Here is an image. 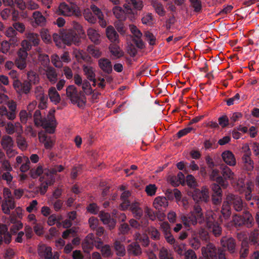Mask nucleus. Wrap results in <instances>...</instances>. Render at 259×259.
<instances>
[{
    "label": "nucleus",
    "mask_w": 259,
    "mask_h": 259,
    "mask_svg": "<svg viewBox=\"0 0 259 259\" xmlns=\"http://www.w3.org/2000/svg\"><path fill=\"white\" fill-rule=\"evenodd\" d=\"M226 203L233 207L236 211H240L243 209V201L240 196L232 193H228L226 196Z\"/></svg>",
    "instance_id": "obj_7"
},
{
    "label": "nucleus",
    "mask_w": 259,
    "mask_h": 259,
    "mask_svg": "<svg viewBox=\"0 0 259 259\" xmlns=\"http://www.w3.org/2000/svg\"><path fill=\"white\" fill-rule=\"evenodd\" d=\"M181 219L185 227H190L191 226H195L197 224L195 218L192 214L191 212L188 214L182 215Z\"/></svg>",
    "instance_id": "obj_24"
},
{
    "label": "nucleus",
    "mask_w": 259,
    "mask_h": 259,
    "mask_svg": "<svg viewBox=\"0 0 259 259\" xmlns=\"http://www.w3.org/2000/svg\"><path fill=\"white\" fill-rule=\"evenodd\" d=\"M222 157L223 161L230 166H235L236 161L233 153L230 151H225L222 154Z\"/></svg>",
    "instance_id": "obj_20"
},
{
    "label": "nucleus",
    "mask_w": 259,
    "mask_h": 259,
    "mask_svg": "<svg viewBox=\"0 0 259 259\" xmlns=\"http://www.w3.org/2000/svg\"><path fill=\"white\" fill-rule=\"evenodd\" d=\"M41 184L40 186V193L44 195L47 191L49 186L53 185L55 183V179L54 177H51L50 178L46 177L45 179H41Z\"/></svg>",
    "instance_id": "obj_21"
},
{
    "label": "nucleus",
    "mask_w": 259,
    "mask_h": 259,
    "mask_svg": "<svg viewBox=\"0 0 259 259\" xmlns=\"http://www.w3.org/2000/svg\"><path fill=\"white\" fill-rule=\"evenodd\" d=\"M51 62L53 65L56 68H60L63 66V63L60 57L57 54H53L51 56Z\"/></svg>",
    "instance_id": "obj_54"
},
{
    "label": "nucleus",
    "mask_w": 259,
    "mask_h": 259,
    "mask_svg": "<svg viewBox=\"0 0 259 259\" xmlns=\"http://www.w3.org/2000/svg\"><path fill=\"white\" fill-rule=\"evenodd\" d=\"M152 205L159 211H163L168 207V201L164 196H157L154 198Z\"/></svg>",
    "instance_id": "obj_10"
},
{
    "label": "nucleus",
    "mask_w": 259,
    "mask_h": 259,
    "mask_svg": "<svg viewBox=\"0 0 259 259\" xmlns=\"http://www.w3.org/2000/svg\"><path fill=\"white\" fill-rule=\"evenodd\" d=\"M112 11L114 15L117 19L120 20H123L125 19V13L121 7L119 6H115L113 8Z\"/></svg>",
    "instance_id": "obj_38"
},
{
    "label": "nucleus",
    "mask_w": 259,
    "mask_h": 259,
    "mask_svg": "<svg viewBox=\"0 0 259 259\" xmlns=\"http://www.w3.org/2000/svg\"><path fill=\"white\" fill-rule=\"evenodd\" d=\"M67 97L74 104H77V106L83 107L85 104V98L83 96H80L76 88L74 85H69L66 89Z\"/></svg>",
    "instance_id": "obj_2"
},
{
    "label": "nucleus",
    "mask_w": 259,
    "mask_h": 259,
    "mask_svg": "<svg viewBox=\"0 0 259 259\" xmlns=\"http://www.w3.org/2000/svg\"><path fill=\"white\" fill-rule=\"evenodd\" d=\"M186 183L190 188H195L197 185L195 178L191 175H189L186 177Z\"/></svg>",
    "instance_id": "obj_59"
},
{
    "label": "nucleus",
    "mask_w": 259,
    "mask_h": 259,
    "mask_svg": "<svg viewBox=\"0 0 259 259\" xmlns=\"http://www.w3.org/2000/svg\"><path fill=\"white\" fill-rule=\"evenodd\" d=\"M221 244L223 247H226L231 253H234L235 251L236 241L232 237H223L221 240Z\"/></svg>",
    "instance_id": "obj_11"
},
{
    "label": "nucleus",
    "mask_w": 259,
    "mask_h": 259,
    "mask_svg": "<svg viewBox=\"0 0 259 259\" xmlns=\"http://www.w3.org/2000/svg\"><path fill=\"white\" fill-rule=\"evenodd\" d=\"M32 17L35 23L40 26H44L46 24L47 20L45 16L39 11H35L32 14Z\"/></svg>",
    "instance_id": "obj_30"
},
{
    "label": "nucleus",
    "mask_w": 259,
    "mask_h": 259,
    "mask_svg": "<svg viewBox=\"0 0 259 259\" xmlns=\"http://www.w3.org/2000/svg\"><path fill=\"white\" fill-rule=\"evenodd\" d=\"M25 37L34 47H37L40 44L39 35L36 33L27 32L25 33Z\"/></svg>",
    "instance_id": "obj_26"
},
{
    "label": "nucleus",
    "mask_w": 259,
    "mask_h": 259,
    "mask_svg": "<svg viewBox=\"0 0 259 259\" xmlns=\"http://www.w3.org/2000/svg\"><path fill=\"white\" fill-rule=\"evenodd\" d=\"M18 147L21 150H23L26 149L27 147V144L25 139L21 135H19L16 139Z\"/></svg>",
    "instance_id": "obj_57"
},
{
    "label": "nucleus",
    "mask_w": 259,
    "mask_h": 259,
    "mask_svg": "<svg viewBox=\"0 0 259 259\" xmlns=\"http://www.w3.org/2000/svg\"><path fill=\"white\" fill-rule=\"evenodd\" d=\"M23 227V225L21 221L17 222L12 224L10 229V233L6 225L0 224V246L3 242L6 244H9L12 240V234H16Z\"/></svg>",
    "instance_id": "obj_1"
},
{
    "label": "nucleus",
    "mask_w": 259,
    "mask_h": 259,
    "mask_svg": "<svg viewBox=\"0 0 259 259\" xmlns=\"http://www.w3.org/2000/svg\"><path fill=\"white\" fill-rule=\"evenodd\" d=\"M15 64L20 70H23L27 66L26 59L18 57L15 61Z\"/></svg>",
    "instance_id": "obj_56"
},
{
    "label": "nucleus",
    "mask_w": 259,
    "mask_h": 259,
    "mask_svg": "<svg viewBox=\"0 0 259 259\" xmlns=\"http://www.w3.org/2000/svg\"><path fill=\"white\" fill-rule=\"evenodd\" d=\"M159 259H174L172 252L167 249L162 247L159 253Z\"/></svg>",
    "instance_id": "obj_44"
},
{
    "label": "nucleus",
    "mask_w": 259,
    "mask_h": 259,
    "mask_svg": "<svg viewBox=\"0 0 259 259\" xmlns=\"http://www.w3.org/2000/svg\"><path fill=\"white\" fill-rule=\"evenodd\" d=\"M254 189V184L251 181H248L246 183V188L240 192L244 194L245 199L247 201L251 200L252 197V192Z\"/></svg>",
    "instance_id": "obj_27"
},
{
    "label": "nucleus",
    "mask_w": 259,
    "mask_h": 259,
    "mask_svg": "<svg viewBox=\"0 0 259 259\" xmlns=\"http://www.w3.org/2000/svg\"><path fill=\"white\" fill-rule=\"evenodd\" d=\"M81 88L83 92L87 95H91L93 93L90 83L87 80L84 79L82 83Z\"/></svg>",
    "instance_id": "obj_55"
},
{
    "label": "nucleus",
    "mask_w": 259,
    "mask_h": 259,
    "mask_svg": "<svg viewBox=\"0 0 259 259\" xmlns=\"http://www.w3.org/2000/svg\"><path fill=\"white\" fill-rule=\"evenodd\" d=\"M45 172V169L41 165H38L36 168H32L29 171V175L33 179H36Z\"/></svg>",
    "instance_id": "obj_41"
},
{
    "label": "nucleus",
    "mask_w": 259,
    "mask_h": 259,
    "mask_svg": "<svg viewBox=\"0 0 259 259\" xmlns=\"http://www.w3.org/2000/svg\"><path fill=\"white\" fill-rule=\"evenodd\" d=\"M34 94L36 99L39 101V108L41 109L46 108L47 107L48 97L45 95L43 88L40 85L36 87L34 89Z\"/></svg>",
    "instance_id": "obj_9"
},
{
    "label": "nucleus",
    "mask_w": 259,
    "mask_h": 259,
    "mask_svg": "<svg viewBox=\"0 0 259 259\" xmlns=\"http://www.w3.org/2000/svg\"><path fill=\"white\" fill-rule=\"evenodd\" d=\"M60 37L63 42L68 46L72 45L78 46L81 43V36H79L72 29H68L62 32Z\"/></svg>",
    "instance_id": "obj_4"
},
{
    "label": "nucleus",
    "mask_w": 259,
    "mask_h": 259,
    "mask_svg": "<svg viewBox=\"0 0 259 259\" xmlns=\"http://www.w3.org/2000/svg\"><path fill=\"white\" fill-rule=\"evenodd\" d=\"M130 210L132 212L134 217L136 219H140L143 215V210L140 207V203L138 202H134L131 203L128 207Z\"/></svg>",
    "instance_id": "obj_19"
},
{
    "label": "nucleus",
    "mask_w": 259,
    "mask_h": 259,
    "mask_svg": "<svg viewBox=\"0 0 259 259\" xmlns=\"http://www.w3.org/2000/svg\"><path fill=\"white\" fill-rule=\"evenodd\" d=\"M40 35L42 40L46 44H49L51 42V36L47 29L42 28L40 31Z\"/></svg>",
    "instance_id": "obj_49"
},
{
    "label": "nucleus",
    "mask_w": 259,
    "mask_h": 259,
    "mask_svg": "<svg viewBox=\"0 0 259 259\" xmlns=\"http://www.w3.org/2000/svg\"><path fill=\"white\" fill-rule=\"evenodd\" d=\"M151 5L159 15L163 16L165 15V11L163 5L160 2L156 0H152L151 1Z\"/></svg>",
    "instance_id": "obj_37"
},
{
    "label": "nucleus",
    "mask_w": 259,
    "mask_h": 259,
    "mask_svg": "<svg viewBox=\"0 0 259 259\" xmlns=\"http://www.w3.org/2000/svg\"><path fill=\"white\" fill-rule=\"evenodd\" d=\"M83 16L85 20L90 23L95 24L97 21L96 17L93 16L89 10L84 11Z\"/></svg>",
    "instance_id": "obj_53"
},
{
    "label": "nucleus",
    "mask_w": 259,
    "mask_h": 259,
    "mask_svg": "<svg viewBox=\"0 0 259 259\" xmlns=\"http://www.w3.org/2000/svg\"><path fill=\"white\" fill-rule=\"evenodd\" d=\"M38 253L40 257L45 259H52L53 253L52 248L45 245H41L38 246Z\"/></svg>",
    "instance_id": "obj_18"
},
{
    "label": "nucleus",
    "mask_w": 259,
    "mask_h": 259,
    "mask_svg": "<svg viewBox=\"0 0 259 259\" xmlns=\"http://www.w3.org/2000/svg\"><path fill=\"white\" fill-rule=\"evenodd\" d=\"M128 4L132 5L134 8L137 10L141 11L143 7V2L141 0H125Z\"/></svg>",
    "instance_id": "obj_52"
},
{
    "label": "nucleus",
    "mask_w": 259,
    "mask_h": 259,
    "mask_svg": "<svg viewBox=\"0 0 259 259\" xmlns=\"http://www.w3.org/2000/svg\"><path fill=\"white\" fill-rule=\"evenodd\" d=\"M64 169L62 165H55L50 168L45 169L44 175L41 177L39 180L42 181L41 179H45L46 177L50 178L54 177V175H56L57 172H61Z\"/></svg>",
    "instance_id": "obj_16"
},
{
    "label": "nucleus",
    "mask_w": 259,
    "mask_h": 259,
    "mask_svg": "<svg viewBox=\"0 0 259 259\" xmlns=\"http://www.w3.org/2000/svg\"><path fill=\"white\" fill-rule=\"evenodd\" d=\"M221 213L225 220H228L231 214V207L225 201L222 205Z\"/></svg>",
    "instance_id": "obj_42"
},
{
    "label": "nucleus",
    "mask_w": 259,
    "mask_h": 259,
    "mask_svg": "<svg viewBox=\"0 0 259 259\" xmlns=\"http://www.w3.org/2000/svg\"><path fill=\"white\" fill-rule=\"evenodd\" d=\"M34 117V122L36 126H39L41 123H42V121L44 119L42 118L41 113L39 110H37L35 111L34 114L33 115Z\"/></svg>",
    "instance_id": "obj_58"
},
{
    "label": "nucleus",
    "mask_w": 259,
    "mask_h": 259,
    "mask_svg": "<svg viewBox=\"0 0 259 259\" xmlns=\"http://www.w3.org/2000/svg\"><path fill=\"white\" fill-rule=\"evenodd\" d=\"M113 247L117 255L119 256H123L125 255L126 253L125 247L120 241L115 240L113 243Z\"/></svg>",
    "instance_id": "obj_35"
},
{
    "label": "nucleus",
    "mask_w": 259,
    "mask_h": 259,
    "mask_svg": "<svg viewBox=\"0 0 259 259\" xmlns=\"http://www.w3.org/2000/svg\"><path fill=\"white\" fill-rule=\"evenodd\" d=\"M100 251L102 256L105 257H111L113 254L110 246L108 244L103 245Z\"/></svg>",
    "instance_id": "obj_50"
},
{
    "label": "nucleus",
    "mask_w": 259,
    "mask_h": 259,
    "mask_svg": "<svg viewBox=\"0 0 259 259\" xmlns=\"http://www.w3.org/2000/svg\"><path fill=\"white\" fill-rule=\"evenodd\" d=\"M217 251L215 246L212 243H208L201 248L202 254L206 259H217Z\"/></svg>",
    "instance_id": "obj_8"
},
{
    "label": "nucleus",
    "mask_w": 259,
    "mask_h": 259,
    "mask_svg": "<svg viewBox=\"0 0 259 259\" xmlns=\"http://www.w3.org/2000/svg\"><path fill=\"white\" fill-rule=\"evenodd\" d=\"M250 242L254 245H259V230H254L251 232L249 237Z\"/></svg>",
    "instance_id": "obj_45"
},
{
    "label": "nucleus",
    "mask_w": 259,
    "mask_h": 259,
    "mask_svg": "<svg viewBox=\"0 0 259 259\" xmlns=\"http://www.w3.org/2000/svg\"><path fill=\"white\" fill-rule=\"evenodd\" d=\"M243 169L247 171H252L254 168V162L250 156L243 155L242 157Z\"/></svg>",
    "instance_id": "obj_32"
},
{
    "label": "nucleus",
    "mask_w": 259,
    "mask_h": 259,
    "mask_svg": "<svg viewBox=\"0 0 259 259\" xmlns=\"http://www.w3.org/2000/svg\"><path fill=\"white\" fill-rule=\"evenodd\" d=\"M127 251L129 254L138 256L142 253L140 246L137 242H133L127 247Z\"/></svg>",
    "instance_id": "obj_29"
},
{
    "label": "nucleus",
    "mask_w": 259,
    "mask_h": 259,
    "mask_svg": "<svg viewBox=\"0 0 259 259\" xmlns=\"http://www.w3.org/2000/svg\"><path fill=\"white\" fill-rule=\"evenodd\" d=\"M87 35L92 42L95 44H100L101 35L99 32L93 28H90L87 30Z\"/></svg>",
    "instance_id": "obj_23"
},
{
    "label": "nucleus",
    "mask_w": 259,
    "mask_h": 259,
    "mask_svg": "<svg viewBox=\"0 0 259 259\" xmlns=\"http://www.w3.org/2000/svg\"><path fill=\"white\" fill-rule=\"evenodd\" d=\"M116 44L110 45L109 48L112 55L117 58H119L122 56L123 54L119 47Z\"/></svg>",
    "instance_id": "obj_46"
},
{
    "label": "nucleus",
    "mask_w": 259,
    "mask_h": 259,
    "mask_svg": "<svg viewBox=\"0 0 259 259\" xmlns=\"http://www.w3.org/2000/svg\"><path fill=\"white\" fill-rule=\"evenodd\" d=\"M221 174L224 178L227 180H232L234 178L235 174L230 168L226 165L221 166Z\"/></svg>",
    "instance_id": "obj_34"
},
{
    "label": "nucleus",
    "mask_w": 259,
    "mask_h": 259,
    "mask_svg": "<svg viewBox=\"0 0 259 259\" xmlns=\"http://www.w3.org/2000/svg\"><path fill=\"white\" fill-rule=\"evenodd\" d=\"M242 217L243 224L248 228L251 227L253 223V218L251 214L248 211H245L243 212Z\"/></svg>",
    "instance_id": "obj_40"
},
{
    "label": "nucleus",
    "mask_w": 259,
    "mask_h": 259,
    "mask_svg": "<svg viewBox=\"0 0 259 259\" xmlns=\"http://www.w3.org/2000/svg\"><path fill=\"white\" fill-rule=\"evenodd\" d=\"M27 81L30 83L34 84H37L39 81V77L38 75L33 71H29L27 72Z\"/></svg>",
    "instance_id": "obj_43"
},
{
    "label": "nucleus",
    "mask_w": 259,
    "mask_h": 259,
    "mask_svg": "<svg viewBox=\"0 0 259 259\" xmlns=\"http://www.w3.org/2000/svg\"><path fill=\"white\" fill-rule=\"evenodd\" d=\"M185 259H197V256L194 250L189 249L184 253Z\"/></svg>",
    "instance_id": "obj_64"
},
{
    "label": "nucleus",
    "mask_w": 259,
    "mask_h": 259,
    "mask_svg": "<svg viewBox=\"0 0 259 259\" xmlns=\"http://www.w3.org/2000/svg\"><path fill=\"white\" fill-rule=\"evenodd\" d=\"M15 207V202L14 199H4L2 204V209L3 212L7 214L10 213V210Z\"/></svg>",
    "instance_id": "obj_25"
},
{
    "label": "nucleus",
    "mask_w": 259,
    "mask_h": 259,
    "mask_svg": "<svg viewBox=\"0 0 259 259\" xmlns=\"http://www.w3.org/2000/svg\"><path fill=\"white\" fill-rule=\"evenodd\" d=\"M38 139L40 142L44 144L46 149H51L54 145L55 140L50 136H48L45 132L38 133Z\"/></svg>",
    "instance_id": "obj_12"
},
{
    "label": "nucleus",
    "mask_w": 259,
    "mask_h": 259,
    "mask_svg": "<svg viewBox=\"0 0 259 259\" xmlns=\"http://www.w3.org/2000/svg\"><path fill=\"white\" fill-rule=\"evenodd\" d=\"M192 197L196 203L207 202L209 200V190L206 186H203L201 189H195L192 193Z\"/></svg>",
    "instance_id": "obj_5"
},
{
    "label": "nucleus",
    "mask_w": 259,
    "mask_h": 259,
    "mask_svg": "<svg viewBox=\"0 0 259 259\" xmlns=\"http://www.w3.org/2000/svg\"><path fill=\"white\" fill-rule=\"evenodd\" d=\"M192 214L195 218L197 222L202 223L204 220L203 213L201 206L198 204H195L193 206V209L191 211Z\"/></svg>",
    "instance_id": "obj_28"
},
{
    "label": "nucleus",
    "mask_w": 259,
    "mask_h": 259,
    "mask_svg": "<svg viewBox=\"0 0 259 259\" xmlns=\"http://www.w3.org/2000/svg\"><path fill=\"white\" fill-rule=\"evenodd\" d=\"M157 188L154 184H150L146 187L145 191L148 196H154L156 192Z\"/></svg>",
    "instance_id": "obj_63"
},
{
    "label": "nucleus",
    "mask_w": 259,
    "mask_h": 259,
    "mask_svg": "<svg viewBox=\"0 0 259 259\" xmlns=\"http://www.w3.org/2000/svg\"><path fill=\"white\" fill-rule=\"evenodd\" d=\"M45 73L47 79L52 84H55L58 80V73L56 69L48 66L45 69Z\"/></svg>",
    "instance_id": "obj_17"
},
{
    "label": "nucleus",
    "mask_w": 259,
    "mask_h": 259,
    "mask_svg": "<svg viewBox=\"0 0 259 259\" xmlns=\"http://www.w3.org/2000/svg\"><path fill=\"white\" fill-rule=\"evenodd\" d=\"M131 195V193L129 191H124L120 196L121 203L120 204V208L122 210H125L128 208L131 204L128 198Z\"/></svg>",
    "instance_id": "obj_22"
},
{
    "label": "nucleus",
    "mask_w": 259,
    "mask_h": 259,
    "mask_svg": "<svg viewBox=\"0 0 259 259\" xmlns=\"http://www.w3.org/2000/svg\"><path fill=\"white\" fill-rule=\"evenodd\" d=\"M106 34L110 42L114 44L119 42V35L112 26L110 25L106 28Z\"/></svg>",
    "instance_id": "obj_14"
},
{
    "label": "nucleus",
    "mask_w": 259,
    "mask_h": 259,
    "mask_svg": "<svg viewBox=\"0 0 259 259\" xmlns=\"http://www.w3.org/2000/svg\"><path fill=\"white\" fill-rule=\"evenodd\" d=\"M98 65L100 68L105 73L110 74L112 71L111 62L108 59L102 58L98 60Z\"/></svg>",
    "instance_id": "obj_15"
},
{
    "label": "nucleus",
    "mask_w": 259,
    "mask_h": 259,
    "mask_svg": "<svg viewBox=\"0 0 259 259\" xmlns=\"http://www.w3.org/2000/svg\"><path fill=\"white\" fill-rule=\"evenodd\" d=\"M82 70L84 74L89 80L95 81L96 75L92 67L83 65Z\"/></svg>",
    "instance_id": "obj_36"
},
{
    "label": "nucleus",
    "mask_w": 259,
    "mask_h": 259,
    "mask_svg": "<svg viewBox=\"0 0 259 259\" xmlns=\"http://www.w3.org/2000/svg\"><path fill=\"white\" fill-rule=\"evenodd\" d=\"M56 14L65 17L78 16L80 14V10L75 4L68 5L65 2H62L59 5Z\"/></svg>",
    "instance_id": "obj_3"
},
{
    "label": "nucleus",
    "mask_w": 259,
    "mask_h": 259,
    "mask_svg": "<svg viewBox=\"0 0 259 259\" xmlns=\"http://www.w3.org/2000/svg\"><path fill=\"white\" fill-rule=\"evenodd\" d=\"M1 144L3 149L14 147V142L13 138L8 135H4L2 137Z\"/></svg>",
    "instance_id": "obj_33"
},
{
    "label": "nucleus",
    "mask_w": 259,
    "mask_h": 259,
    "mask_svg": "<svg viewBox=\"0 0 259 259\" xmlns=\"http://www.w3.org/2000/svg\"><path fill=\"white\" fill-rule=\"evenodd\" d=\"M57 121L55 119L54 115L49 113L47 117L42 120V123L39 126H41L46 130V132L49 134H53L55 132L57 126Z\"/></svg>",
    "instance_id": "obj_6"
},
{
    "label": "nucleus",
    "mask_w": 259,
    "mask_h": 259,
    "mask_svg": "<svg viewBox=\"0 0 259 259\" xmlns=\"http://www.w3.org/2000/svg\"><path fill=\"white\" fill-rule=\"evenodd\" d=\"M210 188L213 192L212 195H223V192L221 186L219 185L213 183L211 185Z\"/></svg>",
    "instance_id": "obj_61"
},
{
    "label": "nucleus",
    "mask_w": 259,
    "mask_h": 259,
    "mask_svg": "<svg viewBox=\"0 0 259 259\" xmlns=\"http://www.w3.org/2000/svg\"><path fill=\"white\" fill-rule=\"evenodd\" d=\"M99 217L100 218L101 220L104 224L109 223V222H110V221L112 219L111 218L110 214L109 213L105 212L104 211H101L100 212Z\"/></svg>",
    "instance_id": "obj_62"
},
{
    "label": "nucleus",
    "mask_w": 259,
    "mask_h": 259,
    "mask_svg": "<svg viewBox=\"0 0 259 259\" xmlns=\"http://www.w3.org/2000/svg\"><path fill=\"white\" fill-rule=\"evenodd\" d=\"M95 243H96V240L93 234H89L83 242H82V247L84 252H89L92 250L94 247Z\"/></svg>",
    "instance_id": "obj_13"
},
{
    "label": "nucleus",
    "mask_w": 259,
    "mask_h": 259,
    "mask_svg": "<svg viewBox=\"0 0 259 259\" xmlns=\"http://www.w3.org/2000/svg\"><path fill=\"white\" fill-rule=\"evenodd\" d=\"M49 96L51 101L56 104L59 103L61 100L59 93L54 87H51L49 89Z\"/></svg>",
    "instance_id": "obj_39"
},
{
    "label": "nucleus",
    "mask_w": 259,
    "mask_h": 259,
    "mask_svg": "<svg viewBox=\"0 0 259 259\" xmlns=\"http://www.w3.org/2000/svg\"><path fill=\"white\" fill-rule=\"evenodd\" d=\"M249 252L248 243L246 241H243L241 243V248L240 251V259H244L245 258Z\"/></svg>",
    "instance_id": "obj_48"
},
{
    "label": "nucleus",
    "mask_w": 259,
    "mask_h": 259,
    "mask_svg": "<svg viewBox=\"0 0 259 259\" xmlns=\"http://www.w3.org/2000/svg\"><path fill=\"white\" fill-rule=\"evenodd\" d=\"M88 52L93 57L99 58L101 55L100 50L93 45L89 46L87 48Z\"/></svg>",
    "instance_id": "obj_51"
},
{
    "label": "nucleus",
    "mask_w": 259,
    "mask_h": 259,
    "mask_svg": "<svg viewBox=\"0 0 259 259\" xmlns=\"http://www.w3.org/2000/svg\"><path fill=\"white\" fill-rule=\"evenodd\" d=\"M31 90V83L29 81H24L23 82L21 91L19 94H28Z\"/></svg>",
    "instance_id": "obj_60"
},
{
    "label": "nucleus",
    "mask_w": 259,
    "mask_h": 259,
    "mask_svg": "<svg viewBox=\"0 0 259 259\" xmlns=\"http://www.w3.org/2000/svg\"><path fill=\"white\" fill-rule=\"evenodd\" d=\"M185 176L182 172H179L177 177L171 178V183L174 186H178L180 184L184 182Z\"/></svg>",
    "instance_id": "obj_47"
},
{
    "label": "nucleus",
    "mask_w": 259,
    "mask_h": 259,
    "mask_svg": "<svg viewBox=\"0 0 259 259\" xmlns=\"http://www.w3.org/2000/svg\"><path fill=\"white\" fill-rule=\"evenodd\" d=\"M209 219V220L206 222L207 226L211 229L212 232L215 237L220 236L222 234V228L217 223H214L210 219Z\"/></svg>",
    "instance_id": "obj_31"
}]
</instances>
